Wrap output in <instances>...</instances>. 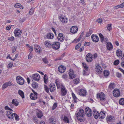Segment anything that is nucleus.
<instances>
[{
    "label": "nucleus",
    "instance_id": "f257e3e1",
    "mask_svg": "<svg viewBox=\"0 0 124 124\" xmlns=\"http://www.w3.org/2000/svg\"><path fill=\"white\" fill-rule=\"evenodd\" d=\"M75 115L77 116V119L81 122H83L84 121L83 117L85 115L84 110L82 109H80L78 111L76 112Z\"/></svg>",
    "mask_w": 124,
    "mask_h": 124
},
{
    "label": "nucleus",
    "instance_id": "f03ea898",
    "mask_svg": "<svg viewBox=\"0 0 124 124\" xmlns=\"http://www.w3.org/2000/svg\"><path fill=\"white\" fill-rule=\"evenodd\" d=\"M17 83L20 85H23L24 83V80L22 77L18 76L16 77Z\"/></svg>",
    "mask_w": 124,
    "mask_h": 124
},
{
    "label": "nucleus",
    "instance_id": "7ed1b4c3",
    "mask_svg": "<svg viewBox=\"0 0 124 124\" xmlns=\"http://www.w3.org/2000/svg\"><path fill=\"white\" fill-rule=\"evenodd\" d=\"M60 46L59 43L57 42H54L51 45V47L55 50H57L59 48Z\"/></svg>",
    "mask_w": 124,
    "mask_h": 124
},
{
    "label": "nucleus",
    "instance_id": "20e7f679",
    "mask_svg": "<svg viewBox=\"0 0 124 124\" xmlns=\"http://www.w3.org/2000/svg\"><path fill=\"white\" fill-rule=\"evenodd\" d=\"M86 115L88 117H90L92 115V112L91 109L88 107H86L85 109Z\"/></svg>",
    "mask_w": 124,
    "mask_h": 124
},
{
    "label": "nucleus",
    "instance_id": "39448f33",
    "mask_svg": "<svg viewBox=\"0 0 124 124\" xmlns=\"http://www.w3.org/2000/svg\"><path fill=\"white\" fill-rule=\"evenodd\" d=\"M22 31L18 29H16L15 30L14 33L15 36L16 37H18L21 35Z\"/></svg>",
    "mask_w": 124,
    "mask_h": 124
},
{
    "label": "nucleus",
    "instance_id": "423d86ee",
    "mask_svg": "<svg viewBox=\"0 0 124 124\" xmlns=\"http://www.w3.org/2000/svg\"><path fill=\"white\" fill-rule=\"evenodd\" d=\"M60 21L63 23H66L68 22V19L67 18L63 15L60 16Z\"/></svg>",
    "mask_w": 124,
    "mask_h": 124
},
{
    "label": "nucleus",
    "instance_id": "0eeeda50",
    "mask_svg": "<svg viewBox=\"0 0 124 124\" xmlns=\"http://www.w3.org/2000/svg\"><path fill=\"white\" fill-rule=\"evenodd\" d=\"M113 94L116 97H118L120 95V92L119 90L117 89H114L113 91Z\"/></svg>",
    "mask_w": 124,
    "mask_h": 124
},
{
    "label": "nucleus",
    "instance_id": "6e6552de",
    "mask_svg": "<svg viewBox=\"0 0 124 124\" xmlns=\"http://www.w3.org/2000/svg\"><path fill=\"white\" fill-rule=\"evenodd\" d=\"M91 38L92 41L95 42H98L99 40V38L98 36L95 34H93L92 35Z\"/></svg>",
    "mask_w": 124,
    "mask_h": 124
},
{
    "label": "nucleus",
    "instance_id": "1a4fd4ad",
    "mask_svg": "<svg viewBox=\"0 0 124 124\" xmlns=\"http://www.w3.org/2000/svg\"><path fill=\"white\" fill-rule=\"evenodd\" d=\"M13 85L12 83L10 81L7 82L3 85L2 88L4 89L8 86H13Z\"/></svg>",
    "mask_w": 124,
    "mask_h": 124
},
{
    "label": "nucleus",
    "instance_id": "9d476101",
    "mask_svg": "<svg viewBox=\"0 0 124 124\" xmlns=\"http://www.w3.org/2000/svg\"><path fill=\"white\" fill-rule=\"evenodd\" d=\"M105 114L106 112L105 111H103L101 112L99 116V117L100 119H103L105 117Z\"/></svg>",
    "mask_w": 124,
    "mask_h": 124
},
{
    "label": "nucleus",
    "instance_id": "9b49d317",
    "mask_svg": "<svg viewBox=\"0 0 124 124\" xmlns=\"http://www.w3.org/2000/svg\"><path fill=\"white\" fill-rule=\"evenodd\" d=\"M78 31L77 27L76 26H73L71 27L70 29V32L72 33H75Z\"/></svg>",
    "mask_w": 124,
    "mask_h": 124
},
{
    "label": "nucleus",
    "instance_id": "f8f14e48",
    "mask_svg": "<svg viewBox=\"0 0 124 124\" xmlns=\"http://www.w3.org/2000/svg\"><path fill=\"white\" fill-rule=\"evenodd\" d=\"M50 91L51 92H54L55 90V84L53 83H51L49 85Z\"/></svg>",
    "mask_w": 124,
    "mask_h": 124
},
{
    "label": "nucleus",
    "instance_id": "ddd939ff",
    "mask_svg": "<svg viewBox=\"0 0 124 124\" xmlns=\"http://www.w3.org/2000/svg\"><path fill=\"white\" fill-rule=\"evenodd\" d=\"M115 119V118L113 116H107V120L108 122H113L114 121Z\"/></svg>",
    "mask_w": 124,
    "mask_h": 124
},
{
    "label": "nucleus",
    "instance_id": "4468645a",
    "mask_svg": "<svg viewBox=\"0 0 124 124\" xmlns=\"http://www.w3.org/2000/svg\"><path fill=\"white\" fill-rule=\"evenodd\" d=\"M66 68L64 66L61 65L58 68V70L60 73H63L66 70Z\"/></svg>",
    "mask_w": 124,
    "mask_h": 124
},
{
    "label": "nucleus",
    "instance_id": "2eb2a0df",
    "mask_svg": "<svg viewBox=\"0 0 124 124\" xmlns=\"http://www.w3.org/2000/svg\"><path fill=\"white\" fill-rule=\"evenodd\" d=\"M99 98L101 101H103L105 100V95L102 92L100 93L99 95Z\"/></svg>",
    "mask_w": 124,
    "mask_h": 124
},
{
    "label": "nucleus",
    "instance_id": "dca6fc26",
    "mask_svg": "<svg viewBox=\"0 0 124 124\" xmlns=\"http://www.w3.org/2000/svg\"><path fill=\"white\" fill-rule=\"evenodd\" d=\"M57 38L59 41L60 42H62L65 38L63 35V34L62 33H59L58 34Z\"/></svg>",
    "mask_w": 124,
    "mask_h": 124
},
{
    "label": "nucleus",
    "instance_id": "f3484780",
    "mask_svg": "<svg viewBox=\"0 0 124 124\" xmlns=\"http://www.w3.org/2000/svg\"><path fill=\"white\" fill-rule=\"evenodd\" d=\"M70 71L69 74L70 78L73 79L75 77V75L74 74L73 71L72 70L70 69Z\"/></svg>",
    "mask_w": 124,
    "mask_h": 124
},
{
    "label": "nucleus",
    "instance_id": "a211bd4d",
    "mask_svg": "<svg viewBox=\"0 0 124 124\" xmlns=\"http://www.w3.org/2000/svg\"><path fill=\"white\" fill-rule=\"evenodd\" d=\"M106 47L108 50H111L113 48V46L111 43L109 42H108L106 44Z\"/></svg>",
    "mask_w": 124,
    "mask_h": 124
},
{
    "label": "nucleus",
    "instance_id": "6ab92c4d",
    "mask_svg": "<svg viewBox=\"0 0 124 124\" xmlns=\"http://www.w3.org/2000/svg\"><path fill=\"white\" fill-rule=\"evenodd\" d=\"M37 93H31L30 95V97L31 100H35L37 99Z\"/></svg>",
    "mask_w": 124,
    "mask_h": 124
},
{
    "label": "nucleus",
    "instance_id": "aec40b11",
    "mask_svg": "<svg viewBox=\"0 0 124 124\" xmlns=\"http://www.w3.org/2000/svg\"><path fill=\"white\" fill-rule=\"evenodd\" d=\"M96 66V72L99 74L101 73L102 72V69L99 64H97Z\"/></svg>",
    "mask_w": 124,
    "mask_h": 124
},
{
    "label": "nucleus",
    "instance_id": "412c9836",
    "mask_svg": "<svg viewBox=\"0 0 124 124\" xmlns=\"http://www.w3.org/2000/svg\"><path fill=\"white\" fill-rule=\"evenodd\" d=\"M61 95L62 96H64L67 93V91L65 88H61Z\"/></svg>",
    "mask_w": 124,
    "mask_h": 124
},
{
    "label": "nucleus",
    "instance_id": "4be33fe9",
    "mask_svg": "<svg viewBox=\"0 0 124 124\" xmlns=\"http://www.w3.org/2000/svg\"><path fill=\"white\" fill-rule=\"evenodd\" d=\"M7 115L8 117L10 119H12L13 118L14 116L12 112L10 111H8L7 113Z\"/></svg>",
    "mask_w": 124,
    "mask_h": 124
},
{
    "label": "nucleus",
    "instance_id": "5701e85b",
    "mask_svg": "<svg viewBox=\"0 0 124 124\" xmlns=\"http://www.w3.org/2000/svg\"><path fill=\"white\" fill-rule=\"evenodd\" d=\"M38 74H33L32 76V81L35 80L36 81H38L39 80L38 78Z\"/></svg>",
    "mask_w": 124,
    "mask_h": 124
},
{
    "label": "nucleus",
    "instance_id": "b1692460",
    "mask_svg": "<svg viewBox=\"0 0 124 124\" xmlns=\"http://www.w3.org/2000/svg\"><path fill=\"white\" fill-rule=\"evenodd\" d=\"M86 93V91L83 89H81L79 92V94L80 95L84 96Z\"/></svg>",
    "mask_w": 124,
    "mask_h": 124
},
{
    "label": "nucleus",
    "instance_id": "393cba45",
    "mask_svg": "<svg viewBox=\"0 0 124 124\" xmlns=\"http://www.w3.org/2000/svg\"><path fill=\"white\" fill-rule=\"evenodd\" d=\"M93 114L95 118L97 119L99 117V113L95 110L93 111Z\"/></svg>",
    "mask_w": 124,
    "mask_h": 124
},
{
    "label": "nucleus",
    "instance_id": "a878e982",
    "mask_svg": "<svg viewBox=\"0 0 124 124\" xmlns=\"http://www.w3.org/2000/svg\"><path fill=\"white\" fill-rule=\"evenodd\" d=\"M50 42L49 41H46L45 42L44 44L45 46L48 48L51 47V44Z\"/></svg>",
    "mask_w": 124,
    "mask_h": 124
},
{
    "label": "nucleus",
    "instance_id": "bb28decb",
    "mask_svg": "<svg viewBox=\"0 0 124 124\" xmlns=\"http://www.w3.org/2000/svg\"><path fill=\"white\" fill-rule=\"evenodd\" d=\"M117 55L119 57H121L122 56V53L120 49H118L116 52Z\"/></svg>",
    "mask_w": 124,
    "mask_h": 124
},
{
    "label": "nucleus",
    "instance_id": "cd10ccee",
    "mask_svg": "<svg viewBox=\"0 0 124 124\" xmlns=\"http://www.w3.org/2000/svg\"><path fill=\"white\" fill-rule=\"evenodd\" d=\"M46 37L48 39H52L53 38L54 36L53 33H49L47 34Z\"/></svg>",
    "mask_w": 124,
    "mask_h": 124
},
{
    "label": "nucleus",
    "instance_id": "c85d7f7f",
    "mask_svg": "<svg viewBox=\"0 0 124 124\" xmlns=\"http://www.w3.org/2000/svg\"><path fill=\"white\" fill-rule=\"evenodd\" d=\"M49 121L51 123L53 124H55L56 123V120L54 119V117H52L49 118Z\"/></svg>",
    "mask_w": 124,
    "mask_h": 124
},
{
    "label": "nucleus",
    "instance_id": "c756f323",
    "mask_svg": "<svg viewBox=\"0 0 124 124\" xmlns=\"http://www.w3.org/2000/svg\"><path fill=\"white\" fill-rule=\"evenodd\" d=\"M12 103L15 106H17L19 104L18 101L15 99L13 100Z\"/></svg>",
    "mask_w": 124,
    "mask_h": 124
},
{
    "label": "nucleus",
    "instance_id": "7c9ffc66",
    "mask_svg": "<svg viewBox=\"0 0 124 124\" xmlns=\"http://www.w3.org/2000/svg\"><path fill=\"white\" fill-rule=\"evenodd\" d=\"M18 94L23 99L24 98V94L23 92L21 90H19L18 91Z\"/></svg>",
    "mask_w": 124,
    "mask_h": 124
},
{
    "label": "nucleus",
    "instance_id": "2f4dec72",
    "mask_svg": "<svg viewBox=\"0 0 124 124\" xmlns=\"http://www.w3.org/2000/svg\"><path fill=\"white\" fill-rule=\"evenodd\" d=\"M14 7L16 8H20L21 9H22L23 8V6L19 3H17L15 4Z\"/></svg>",
    "mask_w": 124,
    "mask_h": 124
},
{
    "label": "nucleus",
    "instance_id": "473e14b6",
    "mask_svg": "<svg viewBox=\"0 0 124 124\" xmlns=\"http://www.w3.org/2000/svg\"><path fill=\"white\" fill-rule=\"evenodd\" d=\"M115 84L113 83H111L109 85V87L110 89H113L115 88Z\"/></svg>",
    "mask_w": 124,
    "mask_h": 124
},
{
    "label": "nucleus",
    "instance_id": "72a5a7b5",
    "mask_svg": "<svg viewBox=\"0 0 124 124\" xmlns=\"http://www.w3.org/2000/svg\"><path fill=\"white\" fill-rule=\"evenodd\" d=\"M47 77L46 74H45L44 75V83L45 84H46L48 82Z\"/></svg>",
    "mask_w": 124,
    "mask_h": 124
},
{
    "label": "nucleus",
    "instance_id": "f704fd0d",
    "mask_svg": "<svg viewBox=\"0 0 124 124\" xmlns=\"http://www.w3.org/2000/svg\"><path fill=\"white\" fill-rule=\"evenodd\" d=\"M62 78L66 81L68 80V76L67 75L64 74L62 76Z\"/></svg>",
    "mask_w": 124,
    "mask_h": 124
},
{
    "label": "nucleus",
    "instance_id": "c9c22d12",
    "mask_svg": "<svg viewBox=\"0 0 124 124\" xmlns=\"http://www.w3.org/2000/svg\"><path fill=\"white\" fill-rule=\"evenodd\" d=\"M63 120L64 122L65 123H69V121L67 116H64Z\"/></svg>",
    "mask_w": 124,
    "mask_h": 124
},
{
    "label": "nucleus",
    "instance_id": "e433bc0d",
    "mask_svg": "<svg viewBox=\"0 0 124 124\" xmlns=\"http://www.w3.org/2000/svg\"><path fill=\"white\" fill-rule=\"evenodd\" d=\"M72 95L74 102H77V99L76 97L75 96V94L73 93H72Z\"/></svg>",
    "mask_w": 124,
    "mask_h": 124
},
{
    "label": "nucleus",
    "instance_id": "4c0bfd02",
    "mask_svg": "<svg viewBox=\"0 0 124 124\" xmlns=\"http://www.w3.org/2000/svg\"><path fill=\"white\" fill-rule=\"evenodd\" d=\"M55 82L57 88L58 89L60 88V85L59 83V82L58 80H56L55 81Z\"/></svg>",
    "mask_w": 124,
    "mask_h": 124
},
{
    "label": "nucleus",
    "instance_id": "58836bf2",
    "mask_svg": "<svg viewBox=\"0 0 124 124\" xmlns=\"http://www.w3.org/2000/svg\"><path fill=\"white\" fill-rule=\"evenodd\" d=\"M34 49L36 52L39 53V52L38 51V49H39V46L36 44H35L34 45Z\"/></svg>",
    "mask_w": 124,
    "mask_h": 124
},
{
    "label": "nucleus",
    "instance_id": "ea45409f",
    "mask_svg": "<svg viewBox=\"0 0 124 124\" xmlns=\"http://www.w3.org/2000/svg\"><path fill=\"white\" fill-rule=\"evenodd\" d=\"M73 82L74 84H77L79 83L80 80L78 78H75L73 80Z\"/></svg>",
    "mask_w": 124,
    "mask_h": 124
},
{
    "label": "nucleus",
    "instance_id": "a19ab883",
    "mask_svg": "<svg viewBox=\"0 0 124 124\" xmlns=\"http://www.w3.org/2000/svg\"><path fill=\"white\" fill-rule=\"evenodd\" d=\"M99 36L100 38L101 42L102 43H104V37L103 35L101 33L99 34Z\"/></svg>",
    "mask_w": 124,
    "mask_h": 124
},
{
    "label": "nucleus",
    "instance_id": "79ce46f5",
    "mask_svg": "<svg viewBox=\"0 0 124 124\" xmlns=\"http://www.w3.org/2000/svg\"><path fill=\"white\" fill-rule=\"evenodd\" d=\"M119 102L120 104L121 105L124 104V99L122 98L119 101Z\"/></svg>",
    "mask_w": 124,
    "mask_h": 124
},
{
    "label": "nucleus",
    "instance_id": "37998d69",
    "mask_svg": "<svg viewBox=\"0 0 124 124\" xmlns=\"http://www.w3.org/2000/svg\"><path fill=\"white\" fill-rule=\"evenodd\" d=\"M82 37L81 36H80L78 39H75L72 42H74L77 43V42H79L80 39H81Z\"/></svg>",
    "mask_w": 124,
    "mask_h": 124
},
{
    "label": "nucleus",
    "instance_id": "c03bdc74",
    "mask_svg": "<svg viewBox=\"0 0 124 124\" xmlns=\"http://www.w3.org/2000/svg\"><path fill=\"white\" fill-rule=\"evenodd\" d=\"M109 74V71L108 70H105L104 72V74L105 76H108Z\"/></svg>",
    "mask_w": 124,
    "mask_h": 124
},
{
    "label": "nucleus",
    "instance_id": "a18cd8bd",
    "mask_svg": "<svg viewBox=\"0 0 124 124\" xmlns=\"http://www.w3.org/2000/svg\"><path fill=\"white\" fill-rule=\"evenodd\" d=\"M83 66L86 71H88V67L87 65L84 63H82Z\"/></svg>",
    "mask_w": 124,
    "mask_h": 124
},
{
    "label": "nucleus",
    "instance_id": "49530a36",
    "mask_svg": "<svg viewBox=\"0 0 124 124\" xmlns=\"http://www.w3.org/2000/svg\"><path fill=\"white\" fill-rule=\"evenodd\" d=\"M111 25L112 24H108L107 26V29L109 31H110L112 29Z\"/></svg>",
    "mask_w": 124,
    "mask_h": 124
},
{
    "label": "nucleus",
    "instance_id": "de8ad7c7",
    "mask_svg": "<svg viewBox=\"0 0 124 124\" xmlns=\"http://www.w3.org/2000/svg\"><path fill=\"white\" fill-rule=\"evenodd\" d=\"M92 33L91 30H89V31L86 33V36L88 37L90 36Z\"/></svg>",
    "mask_w": 124,
    "mask_h": 124
},
{
    "label": "nucleus",
    "instance_id": "09e8293b",
    "mask_svg": "<svg viewBox=\"0 0 124 124\" xmlns=\"http://www.w3.org/2000/svg\"><path fill=\"white\" fill-rule=\"evenodd\" d=\"M26 18L24 17L22 18H20L19 19V20L20 22H24Z\"/></svg>",
    "mask_w": 124,
    "mask_h": 124
},
{
    "label": "nucleus",
    "instance_id": "8fccbe9b",
    "mask_svg": "<svg viewBox=\"0 0 124 124\" xmlns=\"http://www.w3.org/2000/svg\"><path fill=\"white\" fill-rule=\"evenodd\" d=\"M13 114L15 119L17 120H19V116L15 113H14Z\"/></svg>",
    "mask_w": 124,
    "mask_h": 124
},
{
    "label": "nucleus",
    "instance_id": "3c124183",
    "mask_svg": "<svg viewBox=\"0 0 124 124\" xmlns=\"http://www.w3.org/2000/svg\"><path fill=\"white\" fill-rule=\"evenodd\" d=\"M44 88L47 93H49V89L48 87L46 85H44Z\"/></svg>",
    "mask_w": 124,
    "mask_h": 124
},
{
    "label": "nucleus",
    "instance_id": "603ef678",
    "mask_svg": "<svg viewBox=\"0 0 124 124\" xmlns=\"http://www.w3.org/2000/svg\"><path fill=\"white\" fill-rule=\"evenodd\" d=\"M86 57L87 58H89L92 59L93 58L92 54L90 53H88L86 55Z\"/></svg>",
    "mask_w": 124,
    "mask_h": 124
},
{
    "label": "nucleus",
    "instance_id": "864d4df0",
    "mask_svg": "<svg viewBox=\"0 0 124 124\" xmlns=\"http://www.w3.org/2000/svg\"><path fill=\"white\" fill-rule=\"evenodd\" d=\"M13 63L12 62H11L9 63L7 66V68H10L12 67Z\"/></svg>",
    "mask_w": 124,
    "mask_h": 124
},
{
    "label": "nucleus",
    "instance_id": "5fc2aeb1",
    "mask_svg": "<svg viewBox=\"0 0 124 124\" xmlns=\"http://www.w3.org/2000/svg\"><path fill=\"white\" fill-rule=\"evenodd\" d=\"M34 9L33 8H31L29 12V14L30 15L33 14L34 12Z\"/></svg>",
    "mask_w": 124,
    "mask_h": 124
},
{
    "label": "nucleus",
    "instance_id": "6e6d98bb",
    "mask_svg": "<svg viewBox=\"0 0 124 124\" xmlns=\"http://www.w3.org/2000/svg\"><path fill=\"white\" fill-rule=\"evenodd\" d=\"M32 87L34 88H36L38 86L37 84L36 83L34 82L32 85Z\"/></svg>",
    "mask_w": 124,
    "mask_h": 124
},
{
    "label": "nucleus",
    "instance_id": "4d7b16f0",
    "mask_svg": "<svg viewBox=\"0 0 124 124\" xmlns=\"http://www.w3.org/2000/svg\"><path fill=\"white\" fill-rule=\"evenodd\" d=\"M42 60L43 62L45 63H48V60L46 58H45L42 59Z\"/></svg>",
    "mask_w": 124,
    "mask_h": 124
},
{
    "label": "nucleus",
    "instance_id": "13d9d810",
    "mask_svg": "<svg viewBox=\"0 0 124 124\" xmlns=\"http://www.w3.org/2000/svg\"><path fill=\"white\" fill-rule=\"evenodd\" d=\"M57 105V104L56 103H55L54 104L52 108V110H53L55 109Z\"/></svg>",
    "mask_w": 124,
    "mask_h": 124
},
{
    "label": "nucleus",
    "instance_id": "bf43d9fd",
    "mask_svg": "<svg viewBox=\"0 0 124 124\" xmlns=\"http://www.w3.org/2000/svg\"><path fill=\"white\" fill-rule=\"evenodd\" d=\"M119 60H116L114 62V64L115 65H117L119 63Z\"/></svg>",
    "mask_w": 124,
    "mask_h": 124
},
{
    "label": "nucleus",
    "instance_id": "052dcab7",
    "mask_svg": "<svg viewBox=\"0 0 124 124\" xmlns=\"http://www.w3.org/2000/svg\"><path fill=\"white\" fill-rule=\"evenodd\" d=\"M81 45V43H79L75 46V49H78L80 47Z\"/></svg>",
    "mask_w": 124,
    "mask_h": 124
},
{
    "label": "nucleus",
    "instance_id": "680f3d73",
    "mask_svg": "<svg viewBox=\"0 0 124 124\" xmlns=\"http://www.w3.org/2000/svg\"><path fill=\"white\" fill-rule=\"evenodd\" d=\"M16 49V48L15 46H13L12 49V53L14 52Z\"/></svg>",
    "mask_w": 124,
    "mask_h": 124
},
{
    "label": "nucleus",
    "instance_id": "e2e57ef3",
    "mask_svg": "<svg viewBox=\"0 0 124 124\" xmlns=\"http://www.w3.org/2000/svg\"><path fill=\"white\" fill-rule=\"evenodd\" d=\"M92 59L91 58H87L86 59V60L87 62H90L92 61Z\"/></svg>",
    "mask_w": 124,
    "mask_h": 124
},
{
    "label": "nucleus",
    "instance_id": "0e129e2a",
    "mask_svg": "<svg viewBox=\"0 0 124 124\" xmlns=\"http://www.w3.org/2000/svg\"><path fill=\"white\" fill-rule=\"evenodd\" d=\"M116 76L118 78L121 77L122 76L121 74L120 73L118 72H117L116 73Z\"/></svg>",
    "mask_w": 124,
    "mask_h": 124
},
{
    "label": "nucleus",
    "instance_id": "69168bd1",
    "mask_svg": "<svg viewBox=\"0 0 124 124\" xmlns=\"http://www.w3.org/2000/svg\"><path fill=\"white\" fill-rule=\"evenodd\" d=\"M43 114L42 112L39 110V118H40L43 116Z\"/></svg>",
    "mask_w": 124,
    "mask_h": 124
},
{
    "label": "nucleus",
    "instance_id": "338daca9",
    "mask_svg": "<svg viewBox=\"0 0 124 124\" xmlns=\"http://www.w3.org/2000/svg\"><path fill=\"white\" fill-rule=\"evenodd\" d=\"M86 71V70H84L83 72V74L84 75H87L88 74L87 73V71Z\"/></svg>",
    "mask_w": 124,
    "mask_h": 124
},
{
    "label": "nucleus",
    "instance_id": "774afa93",
    "mask_svg": "<svg viewBox=\"0 0 124 124\" xmlns=\"http://www.w3.org/2000/svg\"><path fill=\"white\" fill-rule=\"evenodd\" d=\"M14 39V38L13 37H10L8 38V39L11 41H13Z\"/></svg>",
    "mask_w": 124,
    "mask_h": 124
}]
</instances>
